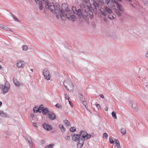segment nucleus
Listing matches in <instances>:
<instances>
[{"instance_id":"44","label":"nucleus","mask_w":148,"mask_h":148,"mask_svg":"<svg viewBox=\"0 0 148 148\" xmlns=\"http://www.w3.org/2000/svg\"><path fill=\"white\" fill-rule=\"evenodd\" d=\"M39 112L40 113L42 112V113L44 115H45L47 114L48 112Z\"/></svg>"},{"instance_id":"46","label":"nucleus","mask_w":148,"mask_h":148,"mask_svg":"<svg viewBox=\"0 0 148 148\" xmlns=\"http://www.w3.org/2000/svg\"><path fill=\"white\" fill-rule=\"evenodd\" d=\"M103 135H104V136L106 138H107L108 136V135L107 134H106V133H104L103 134Z\"/></svg>"},{"instance_id":"28","label":"nucleus","mask_w":148,"mask_h":148,"mask_svg":"<svg viewBox=\"0 0 148 148\" xmlns=\"http://www.w3.org/2000/svg\"><path fill=\"white\" fill-rule=\"evenodd\" d=\"M28 141L30 144V145L31 146V148H33V144L32 140L30 138H28Z\"/></svg>"},{"instance_id":"49","label":"nucleus","mask_w":148,"mask_h":148,"mask_svg":"<svg viewBox=\"0 0 148 148\" xmlns=\"http://www.w3.org/2000/svg\"><path fill=\"white\" fill-rule=\"evenodd\" d=\"M33 124L34 126L36 127H37L38 125L36 123H33Z\"/></svg>"},{"instance_id":"47","label":"nucleus","mask_w":148,"mask_h":148,"mask_svg":"<svg viewBox=\"0 0 148 148\" xmlns=\"http://www.w3.org/2000/svg\"><path fill=\"white\" fill-rule=\"evenodd\" d=\"M65 138L66 139L68 140H69L70 139V137L69 136H66L65 137Z\"/></svg>"},{"instance_id":"2","label":"nucleus","mask_w":148,"mask_h":148,"mask_svg":"<svg viewBox=\"0 0 148 148\" xmlns=\"http://www.w3.org/2000/svg\"><path fill=\"white\" fill-rule=\"evenodd\" d=\"M65 87L69 91H73V85L72 82L68 79L65 80L63 83Z\"/></svg>"},{"instance_id":"55","label":"nucleus","mask_w":148,"mask_h":148,"mask_svg":"<svg viewBox=\"0 0 148 148\" xmlns=\"http://www.w3.org/2000/svg\"><path fill=\"white\" fill-rule=\"evenodd\" d=\"M34 114H31V117L32 118H34Z\"/></svg>"},{"instance_id":"59","label":"nucleus","mask_w":148,"mask_h":148,"mask_svg":"<svg viewBox=\"0 0 148 148\" xmlns=\"http://www.w3.org/2000/svg\"><path fill=\"white\" fill-rule=\"evenodd\" d=\"M112 14H113V13H111V14H109V15H108V16H109V15H110V17H112Z\"/></svg>"},{"instance_id":"61","label":"nucleus","mask_w":148,"mask_h":148,"mask_svg":"<svg viewBox=\"0 0 148 148\" xmlns=\"http://www.w3.org/2000/svg\"><path fill=\"white\" fill-rule=\"evenodd\" d=\"M82 2H84L86 0H81Z\"/></svg>"},{"instance_id":"43","label":"nucleus","mask_w":148,"mask_h":148,"mask_svg":"<svg viewBox=\"0 0 148 148\" xmlns=\"http://www.w3.org/2000/svg\"><path fill=\"white\" fill-rule=\"evenodd\" d=\"M111 0L112 1V2L114 3H115L116 4H117V5H118V4H119L118 3V2L117 1H116V0Z\"/></svg>"},{"instance_id":"57","label":"nucleus","mask_w":148,"mask_h":148,"mask_svg":"<svg viewBox=\"0 0 148 148\" xmlns=\"http://www.w3.org/2000/svg\"><path fill=\"white\" fill-rule=\"evenodd\" d=\"M108 110V108L107 107H105V108H104V110L106 111H107Z\"/></svg>"},{"instance_id":"8","label":"nucleus","mask_w":148,"mask_h":148,"mask_svg":"<svg viewBox=\"0 0 148 148\" xmlns=\"http://www.w3.org/2000/svg\"><path fill=\"white\" fill-rule=\"evenodd\" d=\"M13 80L14 85L16 86L19 87L23 85L22 83L20 82L16 78L14 77Z\"/></svg>"},{"instance_id":"36","label":"nucleus","mask_w":148,"mask_h":148,"mask_svg":"<svg viewBox=\"0 0 148 148\" xmlns=\"http://www.w3.org/2000/svg\"><path fill=\"white\" fill-rule=\"evenodd\" d=\"M100 12L101 14L104 16H106V13L103 10H100Z\"/></svg>"},{"instance_id":"16","label":"nucleus","mask_w":148,"mask_h":148,"mask_svg":"<svg viewBox=\"0 0 148 148\" xmlns=\"http://www.w3.org/2000/svg\"><path fill=\"white\" fill-rule=\"evenodd\" d=\"M80 6L81 8H82V9H84L85 10H86V9L88 8V5H86L84 3H81L80 5Z\"/></svg>"},{"instance_id":"3","label":"nucleus","mask_w":148,"mask_h":148,"mask_svg":"<svg viewBox=\"0 0 148 148\" xmlns=\"http://www.w3.org/2000/svg\"><path fill=\"white\" fill-rule=\"evenodd\" d=\"M10 87V84L7 81L5 82L4 85L0 84V89L4 93L8 92L9 90Z\"/></svg>"},{"instance_id":"19","label":"nucleus","mask_w":148,"mask_h":148,"mask_svg":"<svg viewBox=\"0 0 148 148\" xmlns=\"http://www.w3.org/2000/svg\"><path fill=\"white\" fill-rule=\"evenodd\" d=\"M116 7L119 9L120 11L123 12L124 10V9L122 6L119 4H118Z\"/></svg>"},{"instance_id":"27","label":"nucleus","mask_w":148,"mask_h":148,"mask_svg":"<svg viewBox=\"0 0 148 148\" xmlns=\"http://www.w3.org/2000/svg\"><path fill=\"white\" fill-rule=\"evenodd\" d=\"M11 16L12 17L13 19H14V21L18 22H20L19 20L15 16H14L12 13H11Z\"/></svg>"},{"instance_id":"10","label":"nucleus","mask_w":148,"mask_h":148,"mask_svg":"<svg viewBox=\"0 0 148 148\" xmlns=\"http://www.w3.org/2000/svg\"><path fill=\"white\" fill-rule=\"evenodd\" d=\"M0 27L5 30L10 31L12 32H13V31L11 30L10 28L7 27L6 26H4L2 24H0Z\"/></svg>"},{"instance_id":"52","label":"nucleus","mask_w":148,"mask_h":148,"mask_svg":"<svg viewBox=\"0 0 148 148\" xmlns=\"http://www.w3.org/2000/svg\"><path fill=\"white\" fill-rule=\"evenodd\" d=\"M145 56L146 58H148V50L147 51V53L145 55Z\"/></svg>"},{"instance_id":"30","label":"nucleus","mask_w":148,"mask_h":148,"mask_svg":"<svg viewBox=\"0 0 148 148\" xmlns=\"http://www.w3.org/2000/svg\"><path fill=\"white\" fill-rule=\"evenodd\" d=\"M0 115L3 117H5L6 116V114L4 112H0Z\"/></svg>"},{"instance_id":"18","label":"nucleus","mask_w":148,"mask_h":148,"mask_svg":"<svg viewBox=\"0 0 148 148\" xmlns=\"http://www.w3.org/2000/svg\"><path fill=\"white\" fill-rule=\"evenodd\" d=\"M132 107L133 108L134 110H138L136 104V103H133L132 105Z\"/></svg>"},{"instance_id":"32","label":"nucleus","mask_w":148,"mask_h":148,"mask_svg":"<svg viewBox=\"0 0 148 148\" xmlns=\"http://www.w3.org/2000/svg\"><path fill=\"white\" fill-rule=\"evenodd\" d=\"M110 15H109L108 18L110 19H115L116 17V16L114 14H112V17H110Z\"/></svg>"},{"instance_id":"39","label":"nucleus","mask_w":148,"mask_h":148,"mask_svg":"<svg viewBox=\"0 0 148 148\" xmlns=\"http://www.w3.org/2000/svg\"><path fill=\"white\" fill-rule=\"evenodd\" d=\"M55 106L59 109H61L62 108V106L59 103L57 104Z\"/></svg>"},{"instance_id":"1","label":"nucleus","mask_w":148,"mask_h":148,"mask_svg":"<svg viewBox=\"0 0 148 148\" xmlns=\"http://www.w3.org/2000/svg\"><path fill=\"white\" fill-rule=\"evenodd\" d=\"M45 2L46 8L53 13L57 18L59 19L60 17L63 19L66 17L68 19L72 20L73 21L75 20L76 17L74 15V13H77V11L76 7H72V9L73 12H72L67 7L64 9L63 8L60 9V5L58 3H55V7L54 3H49L48 0H45Z\"/></svg>"},{"instance_id":"24","label":"nucleus","mask_w":148,"mask_h":148,"mask_svg":"<svg viewBox=\"0 0 148 148\" xmlns=\"http://www.w3.org/2000/svg\"><path fill=\"white\" fill-rule=\"evenodd\" d=\"M114 11H115V13L117 15H118V16H119V17H120L121 16V14L120 13L119 10L116 9H115Z\"/></svg>"},{"instance_id":"35","label":"nucleus","mask_w":148,"mask_h":148,"mask_svg":"<svg viewBox=\"0 0 148 148\" xmlns=\"http://www.w3.org/2000/svg\"><path fill=\"white\" fill-rule=\"evenodd\" d=\"M64 122L65 123V124H66L68 126H70L71 125L69 123V121L66 120H64Z\"/></svg>"},{"instance_id":"12","label":"nucleus","mask_w":148,"mask_h":148,"mask_svg":"<svg viewBox=\"0 0 148 148\" xmlns=\"http://www.w3.org/2000/svg\"><path fill=\"white\" fill-rule=\"evenodd\" d=\"M80 136L78 134H74L73 136L72 139L73 140L75 141H77L79 139Z\"/></svg>"},{"instance_id":"64","label":"nucleus","mask_w":148,"mask_h":148,"mask_svg":"<svg viewBox=\"0 0 148 148\" xmlns=\"http://www.w3.org/2000/svg\"><path fill=\"white\" fill-rule=\"evenodd\" d=\"M1 66L0 65V69H1Z\"/></svg>"},{"instance_id":"4","label":"nucleus","mask_w":148,"mask_h":148,"mask_svg":"<svg viewBox=\"0 0 148 148\" xmlns=\"http://www.w3.org/2000/svg\"><path fill=\"white\" fill-rule=\"evenodd\" d=\"M80 136L81 138V140H86L87 139L90 138L91 136L88 134L86 131H83L80 132Z\"/></svg>"},{"instance_id":"51","label":"nucleus","mask_w":148,"mask_h":148,"mask_svg":"<svg viewBox=\"0 0 148 148\" xmlns=\"http://www.w3.org/2000/svg\"><path fill=\"white\" fill-rule=\"evenodd\" d=\"M99 95L101 98L103 99L104 98V96L102 94H100Z\"/></svg>"},{"instance_id":"22","label":"nucleus","mask_w":148,"mask_h":148,"mask_svg":"<svg viewBox=\"0 0 148 148\" xmlns=\"http://www.w3.org/2000/svg\"><path fill=\"white\" fill-rule=\"evenodd\" d=\"M93 5L94 6L96 9H97V8H99V4L96 1H94Z\"/></svg>"},{"instance_id":"40","label":"nucleus","mask_w":148,"mask_h":148,"mask_svg":"<svg viewBox=\"0 0 148 148\" xmlns=\"http://www.w3.org/2000/svg\"><path fill=\"white\" fill-rule=\"evenodd\" d=\"M96 107L97 108L98 110H101V107L100 106L99 104H97L96 105Z\"/></svg>"},{"instance_id":"41","label":"nucleus","mask_w":148,"mask_h":148,"mask_svg":"<svg viewBox=\"0 0 148 148\" xmlns=\"http://www.w3.org/2000/svg\"><path fill=\"white\" fill-rule=\"evenodd\" d=\"M110 142V143H113L114 142V141L113 140L112 138V137H110L109 138Z\"/></svg>"},{"instance_id":"33","label":"nucleus","mask_w":148,"mask_h":148,"mask_svg":"<svg viewBox=\"0 0 148 148\" xmlns=\"http://www.w3.org/2000/svg\"><path fill=\"white\" fill-rule=\"evenodd\" d=\"M112 117L115 119H116V113L115 112H112Z\"/></svg>"},{"instance_id":"23","label":"nucleus","mask_w":148,"mask_h":148,"mask_svg":"<svg viewBox=\"0 0 148 148\" xmlns=\"http://www.w3.org/2000/svg\"><path fill=\"white\" fill-rule=\"evenodd\" d=\"M41 1L38 3L39 5V9L40 10H42V2L44 1V0H41Z\"/></svg>"},{"instance_id":"53","label":"nucleus","mask_w":148,"mask_h":148,"mask_svg":"<svg viewBox=\"0 0 148 148\" xmlns=\"http://www.w3.org/2000/svg\"><path fill=\"white\" fill-rule=\"evenodd\" d=\"M35 1L37 3L41 1V0L40 1V0H35Z\"/></svg>"},{"instance_id":"56","label":"nucleus","mask_w":148,"mask_h":148,"mask_svg":"<svg viewBox=\"0 0 148 148\" xmlns=\"http://www.w3.org/2000/svg\"><path fill=\"white\" fill-rule=\"evenodd\" d=\"M146 87L148 89V82L146 83Z\"/></svg>"},{"instance_id":"62","label":"nucleus","mask_w":148,"mask_h":148,"mask_svg":"<svg viewBox=\"0 0 148 148\" xmlns=\"http://www.w3.org/2000/svg\"><path fill=\"white\" fill-rule=\"evenodd\" d=\"M2 104V103L1 101H0V106Z\"/></svg>"},{"instance_id":"31","label":"nucleus","mask_w":148,"mask_h":148,"mask_svg":"<svg viewBox=\"0 0 148 148\" xmlns=\"http://www.w3.org/2000/svg\"><path fill=\"white\" fill-rule=\"evenodd\" d=\"M59 127L61 129V130L62 131V132H63L65 131V129L62 125H59Z\"/></svg>"},{"instance_id":"13","label":"nucleus","mask_w":148,"mask_h":148,"mask_svg":"<svg viewBox=\"0 0 148 148\" xmlns=\"http://www.w3.org/2000/svg\"><path fill=\"white\" fill-rule=\"evenodd\" d=\"M104 10L109 14H111L112 13V10L109 7L107 6H104Z\"/></svg>"},{"instance_id":"60","label":"nucleus","mask_w":148,"mask_h":148,"mask_svg":"<svg viewBox=\"0 0 148 148\" xmlns=\"http://www.w3.org/2000/svg\"><path fill=\"white\" fill-rule=\"evenodd\" d=\"M127 1H129V2H132V0H126Z\"/></svg>"},{"instance_id":"5","label":"nucleus","mask_w":148,"mask_h":148,"mask_svg":"<svg viewBox=\"0 0 148 148\" xmlns=\"http://www.w3.org/2000/svg\"><path fill=\"white\" fill-rule=\"evenodd\" d=\"M77 14L81 18H85L86 17L87 14L86 10L79 9L77 10Z\"/></svg>"},{"instance_id":"15","label":"nucleus","mask_w":148,"mask_h":148,"mask_svg":"<svg viewBox=\"0 0 148 148\" xmlns=\"http://www.w3.org/2000/svg\"><path fill=\"white\" fill-rule=\"evenodd\" d=\"M48 116L51 119H54L56 118V116L55 114L53 113L48 114Z\"/></svg>"},{"instance_id":"6","label":"nucleus","mask_w":148,"mask_h":148,"mask_svg":"<svg viewBox=\"0 0 148 148\" xmlns=\"http://www.w3.org/2000/svg\"><path fill=\"white\" fill-rule=\"evenodd\" d=\"M42 74L46 79L48 80H49L50 79L51 75L48 69L45 68L43 69Z\"/></svg>"},{"instance_id":"48","label":"nucleus","mask_w":148,"mask_h":148,"mask_svg":"<svg viewBox=\"0 0 148 148\" xmlns=\"http://www.w3.org/2000/svg\"><path fill=\"white\" fill-rule=\"evenodd\" d=\"M129 4L131 5L133 8H134L135 7L134 6L132 3V2H130Z\"/></svg>"},{"instance_id":"37","label":"nucleus","mask_w":148,"mask_h":148,"mask_svg":"<svg viewBox=\"0 0 148 148\" xmlns=\"http://www.w3.org/2000/svg\"><path fill=\"white\" fill-rule=\"evenodd\" d=\"M70 130L71 132H73L75 131L76 129L74 127H72L70 128Z\"/></svg>"},{"instance_id":"29","label":"nucleus","mask_w":148,"mask_h":148,"mask_svg":"<svg viewBox=\"0 0 148 148\" xmlns=\"http://www.w3.org/2000/svg\"><path fill=\"white\" fill-rule=\"evenodd\" d=\"M22 48L23 51H27L28 49V47L26 45H23L22 47Z\"/></svg>"},{"instance_id":"26","label":"nucleus","mask_w":148,"mask_h":148,"mask_svg":"<svg viewBox=\"0 0 148 148\" xmlns=\"http://www.w3.org/2000/svg\"><path fill=\"white\" fill-rule=\"evenodd\" d=\"M121 133L123 135L125 134L126 133V130L125 128H121L120 130Z\"/></svg>"},{"instance_id":"20","label":"nucleus","mask_w":148,"mask_h":148,"mask_svg":"<svg viewBox=\"0 0 148 148\" xmlns=\"http://www.w3.org/2000/svg\"><path fill=\"white\" fill-rule=\"evenodd\" d=\"M114 142L115 143L116 146L118 148H120L121 147L120 145L119 141L118 140L115 139L114 140Z\"/></svg>"},{"instance_id":"38","label":"nucleus","mask_w":148,"mask_h":148,"mask_svg":"<svg viewBox=\"0 0 148 148\" xmlns=\"http://www.w3.org/2000/svg\"><path fill=\"white\" fill-rule=\"evenodd\" d=\"M64 95L65 96V99H67L69 100V97L67 94L66 93H65Z\"/></svg>"},{"instance_id":"9","label":"nucleus","mask_w":148,"mask_h":148,"mask_svg":"<svg viewBox=\"0 0 148 148\" xmlns=\"http://www.w3.org/2000/svg\"><path fill=\"white\" fill-rule=\"evenodd\" d=\"M43 126L44 128L47 130H50L52 129V127L51 125L47 124L45 123L43 124Z\"/></svg>"},{"instance_id":"54","label":"nucleus","mask_w":148,"mask_h":148,"mask_svg":"<svg viewBox=\"0 0 148 148\" xmlns=\"http://www.w3.org/2000/svg\"><path fill=\"white\" fill-rule=\"evenodd\" d=\"M92 25L93 27H95V23L94 22H92Z\"/></svg>"},{"instance_id":"63","label":"nucleus","mask_w":148,"mask_h":148,"mask_svg":"<svg viewBox=\"0 0 148 148\" xmlns=\"http://www.w3.org/2000/svg\"><path fill=\"white\" fill-rule=\"evenodd\" d=\"M31 71L32 72H33V69H31Z\"/></svg>"},{"instance_id":"50","label":"nucleus","mask_w":148,"mask_h":148,"mask_svg":"<svg viewBox=\"0 0 148 148\" xmlns=\"http://www.w3.org/2000/svg\"><path fill=\"white\" fill-rule=\"evenodd\" d=\"M110 2L109 0H106L105 2L106 3V4L107 5H108V4L109 3V2Z\"/></svg>"},{"instance_id":"17","label":"nucleus","mask_w":148,"mask_h":148,"mask_svg":"<svg viewBox=\"0 0 148 148\" xmlns=\"http://www.w3.org/2000/svg\"><path fill=\"white\" fill-rule=\"evenodd\" d=\"M79 96V99L81 101H82L83 100H85V99L83 95L80 93H79L78 94Z\"/></svg>"},{"instance_id":"11","label":"nucleus","mask_w":148,"mask_h":148,"mask_svg":"<svg viewBox=\"0 0 148 148\" xmlns=\"http://www.w3.org/2000/svg\"><path fill=\"white\" fill-rule=\"evenodd\" d=\"M38 110L40 111H49L47 108H43V105H41L39 107L38 106Z\"/></svg>"},{"instance_id":"14","label":"nucleus","mask_w":148,"mask_h":148,"mask_svg":"<svg viewBox=\"0 0 148 148\" xmlns=\"http://www.w3.org/2000/svg\"><path fill=\"white\" fill-rule=\"evenodd\" d=\"M84 141L82 140L79 141L77 144V147L78 148H81L82 147L84 144Z\"/></svg>"},{"instance_id":"7","label":"nucleus","mask_w":148,"mask_h":148,"mask_svg":"<svg viewBox=\"0 0 148 148\" xmlns=\"http://www.w3.org/2000/svg\"><path fill=\"white\" fill-rule=\"evenodd\" d=\"M16 65L18 68L23 67L25 66L24 62L22 60H18L16 62Z\"/></svg>"},{"instance_id":"34","label":"nucleus","mask_w":148,"mask_h":148,"mask_svg":"<svg viewBox=\"0 0 148 148\" xmlns=\"http://www.w3.org/2000/svg\"><path fill=\"white\" fill-rule=\"evenodd\" d=\"M53 144H51L45 146V148H51L54 146Z\"/></svg>"},{"instance_id":"42","label":"nucleus","mask_w":148,"mask_h":148,"mask_svg":"<svg viewBox=\"0 0 148 148\" xmlns=\"http://www.w3.org/2000/svg\"><path fill=\"white\" fill-rule=\"evenodd\" d=\"M38 106H35L33 109V111H40L38 110Z\"/></svg>"},{"instance_id":"45","label":"nucleus","mask_w":148,"mask_h":148,"mask_svg":"<svg viewBox=\"0 0 148 148\" xmlns=\"http://www.w3.org/2000/svg\"><path fill=\"white\" fill-rule=\"evenodd\" d=\"M144 3L146 6H148V0L145 1H144Z\"/></svg>"},{"instance_id":"58","label":"nucleus","mask_w":148,"mask_h":148,"mask_svg":"<svg viewBox=\"0 0 148 148\" xmlns=\"http://www.w3.org/2000/svg\"><path fill=\"white\" fill-rule=\"evenodd\" d=\"M69 103L70 104V105L72 107V103L70 101H69Z\"/></svg>"},{"instance_id":"21","label":"nucleus","mask_w":148,"mask_h":148,"mask_svg":"<svg viewBox=\"0 0 148 148\" xmlns=\"http://www.w3.org/2000/svg\"><path fill=\"white\" fill-rule=\"evenodd\" d=\"M108 5H109L112 9H113L115 8V5L114 3L113 2H111L109 3Z\"/></svg>"},{"instance_id":"25","label":"nucleus","mask_w":148,"mask_h":148,"mask_svg":"<svg viewBox=\"0 0 148 148\" xmlns=\"http://www.w3.org/2000/svg\"><path fill=\"white\" fill-rule=\"evenodd\" d=\"M83 104L85 106V108H86L87 110H88V109L87 106V103L85 100H83L82 101Z\"/></svg>"}]
</instances>
